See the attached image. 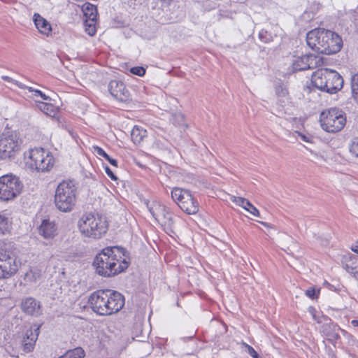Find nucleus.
I'll list each match as a JSON object with an SVG mask.
<instances>
[{"mask_svg": "<svg viewBox=\"0 0 358 358\" xmlns=\"http://www.w3.org/2000/svg\"><path fill=\"white\" fill-rule=\"evenodd\" d=\"M126 250L121 247L110 246L101 250L94 257L92 265L96 273L105 278H110L124 271L129 262L125 257Z\"/></svg>", "mask_w": 358, "mask_h": 358, "instance_id": "1", "label": "nucleus"}, {"mask_svg": "<svg viewBox=\"0 0 358 358\" xmlns=\"http://www.w3.org/2000/svg\"><path fill=\"white\" fill-rule=\"evenodd\" d=\"M88 303L96 314L103 316L111 315L123 308L124 297L115 290L99 289L90 294Z\"/></svg>", "mask_w": 358, "mask_h": 358, "instance_id": "2", "label": "nucleus"}, {"mask_svg": "<svg viewBox=\"0 0 358 358\" xmlns=\"http://www.w3.org/2000/svg\"><path fill=\"white\" fill-rule=\"evenodd\" d=\"M306 42L311 49L327 55L337 53L343 46L342 38L338 34L322 28L308 31Z\"/></svg>", "mask_w": 358, "mask_h": 358, "instance_id": "3", "label": "nucleus"}, {"mask_svg": "<svg viewBox=\"0 0 358 358\" xmlns=\"http://www.w3.org/2000/svg\"><path fill=\"white\" fill-rule=\"evenodd\" d=\"M78 226L83 236L93 239L101 238L108 228L106 217L98 213L84 215L79 221Z\"/></svg>", "mask_w": 358, "mask_h": 358, "instance_id": "4", "label": "nucleus"}, {"mask_svg": "<svg viewBox=\"0 0 358 358\" xmlns=\"http://www.w3.org/2000/svg\"><path fill=\"white\" fill-rule=\"evenodd\" d=\"M77 188L71 180L61 182L55 194V204L62 212L67 213L73 209L76 203Z\"/></svg>", "mask_w": 358, "mask_h": 358, "instance_id": "5", "label": "nucleus"}, {"mask_svg": "<svg viewBox=\"0 0 358 358\" xmlns=\"http://www.w3.org/2000/svg\"><path fill=\"white\" fill-rule=\"evenodd\" d=\"M22 141L16 131L6 128L0 134V159L14 157L21 149Z\"/></svg>", "mask_w": 358, "mask_h": 358, "instance_id": "6", "label": "nucleus"}, {"mask_svg": "<svg viewBox=\"0 0 358 358\" xmlns=\"http://www.w3.org/2000/svg\"><path fill=\"white\" fill-rule=\"evenodd\" d=\"M55 158L52 154L42 148H36L29 151L27 165L38 172H48L53 167Z\"/></svg>", "mask_w": 358, "mask_h": 358, "instance_id": "7", "label": "nucleus"}, {"mask_svg": "<svg viewBox=\"0 0 358 358\" xmlns=\"http://www.w3.org/2000/svg\"><path fill=\"white\" fill-rule=\"evenodd\" d=\"M320 122L322 128L329 133H336L343 129L346 124L345 113L336 108L322 111Z\"/></svg>", "mask_w": 358, "mask_h": 358, "instance_id": "8", "label": "nucleus"}, {"mask_svg": "<svg viewBox=\"0 0 358 358\" xmlns=\"http://www.w3.org/2000/svg\"><path fill=\"white\" fill-rule=\"evenodd\" d=\"M12 243H3L0 246V278H8L18 270L16 256L12 250Z\"/></svg>", "mask_w": 358, "mask_h": 358, "instance_id": "9", "label": "nucleus"}, {"mask_svg": "<svg viewBox=\"0 0 358 358\" xmlns=\"http://www.w3.org/2000/svg\"><path fill=\"white\" fill-rule=\"evenodd\" d=\"M23 185L18 177L6 174L0 177V199L9 201L15 199L22 192Z\"/></svg>", "mask_w": 358, "mask_h": 358, "instance_id": "10", "label": "nucleus"}, {"mask_svg": "<svg viewBox=\"0 0 358 358\" xmlns=\"http://www.w3.org/2000/svg\"><path fill=\"white\" fill-rule=\"evenodd\" d=\"M148 208L158 222L168 227L173 225V214L166 206L159 201H153L150 205L148 204Z\"/></svg>", "mask_w": 358, "mask_h": 358, "instance_id": "11", "label": "nucleus"}, {"mask_svg": "<svg viewBox=\"0 0 358 358\" xmlns=\"http://www.w3.org/2000/svg\"><path fill=\"white\" fill-rule=\"evenodd\" d=\"M322 58L313 54H308L301 57H296L292 61L293 71L313 69L321 66Z\"/></svg>", "mask_w": 358, "mask_h": 358, "instance_id": "12", "label": "nucleus"}, {"mask_svg": "<svg viewBox=\"0 0 358 358\" xmlns=\"http://www.w3.org/2000/svg\"><path fill=\"white\" fill-rule=\"evenodd\" d=\"M108 92L112 96L120 102L125 103L131 100L129 91L120 80H111L108 84Z\"/></svg>", "mask_w": 358, "mask_h": 358, "instance_id": "13", "label": "nucleus"}, {"mask_svg": "<svg viewBox=\"0 0 358 358\" xmlns=\"http://www.w3.org/2000/svg\"><path fill=\"white\" fill-rule=\"evenodd\" d=\"M327 79L326 92L335 94L342 89L344 83L343 78L336 71L329 69Z\"/></svg>", "mask_w": 358, "mask_h": 358, "instance_id": "14", "label": "nucleus"}, {"mask_svg": "<svg viewBox=\"0 0 358 358\" xmlns=\"http://www.w3.org/2000/svg\"><path fill=\"white\" fill-rule=\"evenodd\" d=\"M41 325H34L30 329L26 331V338H24L22 348L23 350L28 353L33 351L36 341L39 334Z\"/></svg>", "mask_w": 358, "mask_h": 358, "instance_id": "15", "label": "nucleus"}, {"mask_svg": "<svg viewBox=\"0 0 358 358\" xmlns=\"http://www.w3.org/2000/svg\"><path fill=\"white\" fill-rule=\"evenodd\" d=\"M328 71V69H320L314 72L311 77L313 85L323 92L326 91Z\"/></svg>", "mask_w": 358, "mask_h": 358, "instance_id": "16", "label": "nucleus"}, {"mask_svg": "<svg viewBox=\"0 0 358 358\" xmlns=\"http://www.w3.org/2000/svg\"><path fill=\"white\" fill-rule=\"evenodd\" d=\"M22 310L29 315L38 316L41 313V305L32 297L27 298L22 303Z\"/></svg>", "mask_w": 358, "mask_h": 358, "instance_id": "17", "label": "nucleus"}, {"mask_svg": "<svg viewBox=\"0 0 358 358\" xmlns=\"http://www.w3.org/2000/svg\"><path fill=\"white\" fill-rule=\"evenodd\" d=\"M182 203H180L179 208L189 215L196 214L199 211V203L194 199L192 194H186Z\"/></svg>", "mask_w": 358, "mask_h": 358, "instance_id": "18", "label": "nucleus"}, {"mask_svg": "<svg viewBox=\"0 0 358 358\" xmlns=\"http://www.w3.org/2000/svg\"><path fill=\"white\" fill-rule=\"evenodd\" d=\"M38 232L45 238H52L57 234V227L55 222L43 220L38 228Z\"/></svg>", "mask_w": 358, "mask_h": 358, "instance_id": "19", "label": "nucleus"}, {"mask_svg": "<svg viewBox=\"0 0 358 358\" xmlns=\"http://www.w3.org/2000/svg\"><path fill=\"white\" fill-rule=\"evenodd\" d=\"M1 78L4 81L14 84L15 85L17 86L20 89H27L29 90V92H34L35 96H39L45 101H50L51 99L50 97H49L48 96H46L41 90H36L31 87L27 86L24 84H23L17 80H15L9 76H1Z\"/></svg>", "mask_w": 358, "mask_h": 358, "instance_id": "20", "label": "nucleus"}, {"mask_svg": "<svg viewBox=\"0 0 358 358\" xmlns=\"http://www.w3.org/2000/svg\"><path fill=\"white\" fill-rule=\"evenodd\" d=\"M34 22L41 34L48 35L51 31L52 29L50 23L39 14L35 13L34 15Z\"/></svg>", "mask_w": 358, "mask_h": 358, "instance_id": "21", "label": "nucleus"}, {"mask_svg": "<svg viewBox=\"0 0 358 358\" xmlns=\"http://www.w3.org/2000/svg\"><path fill=\"white\" fill-rule=\"evenodd\" d=\"M11 222L8 214L5 211L0 212V236H5L10 234Z\"/></svg>", "mask_w": 358, "mask_h": 358, "instance_id": "22", "label": "nucleus"}, {"mask_svg": "<svg viewBox=\"0 0 358 358\" xmlns=\"http://www.w3.org/2000/svg\"><path fill=\"white\" fill-rule=\"evenodd\" d=\"M147 131L138 126H134L131 131V138L134 143H141L146 136Z\"/></svg>", "mask_w": 358, "mask_h": 358, "instance_id": "23", "label": "nucleus"}, {"mask_svg": "<svg viewBox=\"0 0 358 358\" xmlns=\"http://www.w3.org/2000/svg\"><path fill=\"white\" fill-rule=\"evenodd\" d=\"M191 192L189 190L184 189L179 187H174L171 191V197L173 200L180 206V203L185 200L186 194H190Z\"/></svg>", "mask_w": 358, "mask_h": 358, "instance_id": "24", "label": "nucleus"}, {"mask_svg": "<svg viewBox=\"0 0 358 358\" xmlns=\"http://www.w3.org/2000/svg\"><path fill=\"white\" fill-rule=\"evenodd\" d=\"M82 11L85 17V19H95L97 18V8L96 7L88 2L85 3L82 6Z\"/></svg>", "mask_w": 358, "mask_h": 358, "instance_id": "25", "label": "nucleus"}, {"mask_svg": "<svg viewBox=\"0 0 358 358\" xmlns=\"http://www.w3.org/2000/svg\"><path fill=\"white\" fill-rule=\"evenodd\" d=\"M275 93L278 97V101L280 106H283L289 101L288 91L282 85H278L275 87Z\"/></svg>", "mask_w": 358, "mask_h": 358, "instance_id": "26", "label": "nucleus"}, {"mask_svg": "<svg viewBox=\"0 0 358 358\" xmlns=\"http://www.w3.org/2000/svg\"><path fill=\"white\" fill-rule=\"evenodd\" d=\"M352 97L358 103V73L352 76L350 78Z\"/></svg>", "mask_w": 358, "mask_h": 358, "instance_id": "27", "label": "nucleus"}, {"mask_svg": "<svg viewBox=\"0 0 358 358\" xmlns=\"http://www.w3.org/2000/svg\"><path fill=\"white\" fill-rule=\"evenodd\" d=\"M85 355V351L81 348H76L73 350L67 351L59 358H83Z\"/></svg>", "mask_w": 358, "mask_h": 358, "instance_id": "28", "label": "nucleus"}, {"mask_svg": "<svg viewBox=\"0 0 358 358\" xmlns=\"http://www.w3.org/2000/svg\"><path fill=\"white\" fill-rule=\"evenodd\" d=\"M96 18L91 20V19H85L84 22V26L85 31L90 35V36H94L96 32Z\"/></svg>", "mask_w": 358, "mask_h": 358, "instance_id": "29", "label": "nucleus"}, {"mask_svg": "<svg viewBox=\"0 0 358 358\" xmlns=\"http://www.w3.org/2000/svg\"><path fill=\"white\" fill-rule=\"evenodd\" d=\"M94 150L97 155L103 157L107 161H108V162L111 165L117 167V161L115 159L111 158L101 148L96 146L94 147Z\"/></svg>", "mask_w": 358, "mask_h": 358, "instance_id": "30", "label": "nucleus"}, {"mask_svg": "<svg viewBox=\"0 0 358 358\" xmlns=\"http://www.w3.org/2000/svg\"><path fill=\"white\" fill-rule=\"evenodd\" d=\"M355 262H358V258L356 256H351L348 258H345L343 262V267L348 273H350L355 267Z\"/></svg>", "mask_w": 358, "mask_h": 358, "instance_id": "31", "label": "nucleus"}, {"mask_svg": "<svg viewBox=\"0 0 358 358\" xmlns=\"http://www.w3.org/2000/svg\"><path fill=\"white\" fill-rule=\"evenodd\" d=\"M39 108L45 114L51 115L54 113L53 106L45 102H38Z\"/></svg>", "mask_w": 358, "mask_h": 358, "instance_id": "32", "label": "nucleus"}, {"mask_svg": "<svg viewBox=\"0 0 358 358\" xmlns=\"http://www.w3.org/2000/svg\"><path fill=\"white\" fill-rule=\"evenodd\" d=\"M40 278L39 271L30 270L25 274L24 279L29 282H36Z\"/></svg>", "mask_w": 358, "mask_h": 358, "instance_id": "33", "label": "nucleus"}, {"mask_svg": "<svg viewBox=\"0 0 358 358\" xmlns=\"http://www.w3.org/2000/svg\"><path fill=\"white\" fill-rule=\"evenodd\" d=\"M184 115L181 113L173 114L171 117V122L178 126H182L184 124Z\"/></svg>", "mask_w": 358, "mask_h": 358, "instance_id": "34", "label": "nucleus"}, {"mask_svg": "<svg viewBox=\"0 0 358 358\" xmlns=\"http://www.w3.org/2000/svg\"><path fill=\"white\" fill-rule=\"evenodd\" d=\"M350 152L352 155L358 158V137H355L352 140L350 145Z\"/></svg>", "mask_w": 358, "mask_h": 358, "instance_id": "35", "label": "nucleus"}, {"mask_svg": "<svg viewBox=\"0 0 358 358\" xmlns=\"http://www.w3.org/2000/svg\"><path fill=\"white\" fill-rule=\"evenodd\" d=\"M259 38L261 41L264 43H268L273 41V36L271 33H268L267 31L262 30L259 33Z\"/></svg>", "mask_w": 358, "mask_h": 358, "instance_id": "36", "label": "nucleus"}, {"mask_svg": "<svg viewBox=\"0 0 358 358\" xmlns=\"http://www.w3.org/2000/svg\"><path fill=\"white\" fill-rule=\"evenodd\" d=\"M243 208L254 216L259 217V210L254 206L250 201H248Z\"/></svg>", "mask_w": 358, "mask_h": 358, "instance_id": "37", "label": "nucleus"}, {"mask_svg": "<svg viewBox=\"0 0 358 358\" xmlns=\"http://www.w3.org/2000/svg\"><path fill=\"white\" fill-rule=\"evenodd\" d=\"M243 345L245 348V352H248L253 358H262V357L255 351V350L248 344L244 343Z\"/></svg>", "mask_w": 358, "mask_h": 358, "instance_id": "38", "label": "nucleus"}, {"mask_svg": "<svg viewBox=\"0 0 358 358\" xmlns=\"http://www.w3.org/2000/svg\"><path fill=\"white\" fill-rule=\"evenodd\" d=\"M231 201H233L234 203H235L236 204L244 208L245 206V204L247 203V202L248 201V199L243 198V197H240V196H233L231 198Z\"/></svg>", "mask_w": 358, "mask_h": 358, "instance_id": "39", "label": "nucleus"}, {"mask_svg": "<svg viewBox=\"0 0 358 358\" xmlns=\"http://www.w3.org/2000/svg\"><path fill=\"white\" fill-rule=\"evenodd\" d=\"M130 72L134 75L143 76L145 73V69H144L143 66H135L130 69Z\"/></svg>", "mask_w": 358, "mask_h": 358, "instance_id": "40", "label": "nucleus"}, {"mask_svg": "<svg viewBox=\"0 0 358 358\" xmlns=\"http://www.w3.org/2000/svg\"><path fill=\"white\" fill-rule=\"evenodd\" d=\"M306 296H308L309 298L314 299L317 297V294L316 292V290L314 288H309L306 292Z\"/></svg>", "mask_w": 358, "mask_h": 358, "instance_id": "41", "label": "nucleus"}, {"mask_svg": "<svg viewBox=\"0 0 358 358\" xmlns=\"http://www.w3.org/2000/svg\"><path fill=\"white\" fill-rule=\"evenodd\" d=\"M105 171L107 173V175L108 176V177L112 180L115 181L117 180V176L113 173V172L111 171V169L108 166H105Z\"/></svg>", "mask_w": 358, "mask_h": 358, "instance_id": "42", "label": "nucleus"}, {"mask_svg": "<svg viewBox=\"0 0 358 358\" xmlns=\"http://www.w3.org/2000/svg\"><path fill=\"white\" fill-rule=\"evenodd\" d=\"M355 267L353 270L350 273H351L356 279L358 280V262H355Z\"/></svg>", "mask_w": 358, "mask_h": 358, "instance_id": "43", "label": "nucleus"}, {"mask_svg": "<svg viewBox=\"0 0 358 358\" xmlns=\"http://www.w3.org/2000/svg\"><path fill=\"white\" fill-rule=\"evenodd\" d=\"M160 3L162 7H169L173 0H158Z\"/></svg>", "mask_w": 358, "mask_h": 358, "instance_id": "44", "label": "nucleus"}, {"mask_svg": "<svg viewBox=\"0 0 358 358\" xmlns=\"http://www.w3.org/2000/svg\"><path fill=\"white\" fill-rule=\"evenodd\" d=\"M352 250L355 252V253L358 254V241H357L351 248Z\"/></svg>", "mask_w": 358, "mask_h": 358, "instance_id": "45", "label": "nucleus"}, {"mask_svg": "<svg viewBox=\"0 0 358 358\" xmlns=\"http://www.w3.org/2000/svg\"><path fill=\"white\" fill-rule=\"evenodd\" d=\"M309 14H310L309 12L304 13L303 15V18L305 19L306 20H310V18L313 17V13H312L311 17H309Z\"/></svg>", "mask_w": 358, "mask_h": 358, "instance_id": "46", "label": "nucleus"}, {"mask_svg": "<svg viewBox=\"0 0 358 358\" xmlns=\"http://www.w3.org/2000/svg\"><path fill=\"white\" fill-rule=\"evenodd\" d=\"M331 336L332 339H334V340H338V338H340V336L338 335V334H336V333L333 334Z\"/></svg>", "mask_w": 358, "mask_h": 358, "instance_id": "47", "label": "nucleus"}, {"mask_svg": "<svg viewBox=\"0 0 358 358\" xmlns=\"http://www.w3.org/2000/svg\"><path fill=\"white\" fill-rule=\"evenodd\" d=\"M351 324L355 327H358V320H353L351 321Z\"/></svg>", "mask_w": 358, "mask_h": 358, "instance_id": "48", "label": "nucleus"}, {"mask_svg": "<svg viewBox=\"0 0 358 358\" xmlns=\"http://www.w3.org/2000/svg\"><path fill=\"white\" fill-rule=\"evenodd\" d=\"M315 309L312 307L310 308V312L311 313V314L313 315V317L315 320H316V317H315V315L314 314V312H315Z\"/></svg>", "mask_w": 358, "mask_h": 358, "instance_id": "49", "label": "nucleus"}, {"mask_svg": "<svg viewBox=\"0 0 358 358\" xmlns=\"http://www.w3.org/2000/svg\"><path fill=\"white\" fill-rule=\"evenodd\" d=\"M302 138H303V141H305L306 142L308 141V140L307 139V138L305 136H302Z\"/></svg>", "mask_w": 358, "mask_h": 358, "instance_id": "50", "label": "nucleus"}, {"mask_svg": "<svg viewBox=\"0 0 358 358\" xmlns=\"http://www.w3.org/2000/svg\"><path fill=\"white\" fill-rule=\"evenodd\" d=\"M315 6H316V8L318 9V8H319L318 4H315Z\"/></svg>", "mask_w": 358, "mask_h": 358, "instance_id": "51", "label": "nucleus"}, {"mask_svg": "<svg viewBox=\"0 0 358 358\" xmlns=\"http://www.w3.org/2000/svg\"><path fill=\"white\" fill-rule=\"evenodd\" d=\"M263 225H266V223L262 222H261Z\"/></svg>", "mask_w": 358, "mask_h": 358, "instance_id": "52", "label": "nucleus"}]
</instances>
